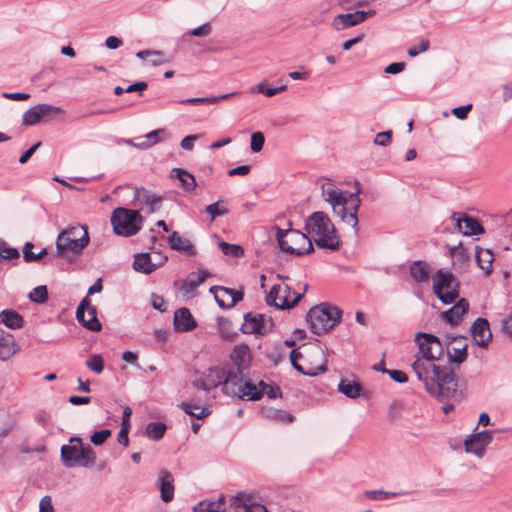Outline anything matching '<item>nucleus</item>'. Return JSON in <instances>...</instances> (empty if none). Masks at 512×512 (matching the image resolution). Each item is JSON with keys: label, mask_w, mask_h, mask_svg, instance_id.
Here are the masks:
<instances>
[{"label": "nucleus", "mask_w": 512, "mask_h": 512, "mask_svg": "<svg viewBox=\"0 0 512 512\" xmlns=\"http://www.w3.org/2000/svg\"><path fill=\"white\" fill-rule=\"evenodd\" d=\"M414 342L418 352L414 355L411 367L426 392L437 401H462L465 391L459 388L457 374L452 368L435 363L432 345L441 346L442 339L432 333L417 332Z\"/></svg>", "instance_id": "obj_1"}, {"label": "nucleus", "mask_w": 512, "mask_h": 512, "mask_svg": "<svg viewBox=\"0 0 512 512\" xmlns=\"http://www.w3.org/2000/svg\"><path fill=\"white\" fill-rule=\"evenodd\" d=\"M305 233L314 232L318 238L315 244L320 249L338 251L341 246V240L337 230L330 220L329 216L323 211H315L304 222Z\"/></svg>", "instance_id": "obj_2"}, {"label": "nucleus", "mask_w": 512, "mask_h": 512, "mask_svg": "<svg viewBox=\"0 0 512 512\" xmlns=\"http://www.w3.org/2000/svg\"><path fill=\"white\" fill-rule=\"evenodd\" d=\"M90 237L86 225H72L63 229L56 238L55 256L66 258L77 257L89 244Z\"/></svg>", "instance_id": "obj_3"}, {"label": "nucleus", "mask_w": 512, "mask_h": 512, "mask_svg": "<svg viewBox=\"0 0 512 512\" xmlns=\"http://www.w3.org/2000/svg\"><path fill=\"white\" fill-rule=\"evenodd\" d=\"M287 224L288 228L286 229H282L278 226L272 227V229L275 230V238L280 250L297 257L313 253L315 248L308 234L292 228V222L290 220Z\"/></svg>", "instance_id": "obj_4"}, {"label": "nucleus", "mask_w": 512, "mask_h": 512, "mask_svg": "<svg viewBox=\"0 0 512 512\" xmlns=\"http://www.w3.org/2000/svg\"><path fill=\"white\" fill-rule=\"evenodd\" d=\"M343 311L328 302L310 308L306 314V322L310 331L321 336L342 321Z\"/></svg>", "instance_id": "obj_5"}, {"label": "nucleus", "mask_w": 512, "mask_h": 512, "mask_svg": "<svg viewBox=\"0 0 512 512\" xmlns=\"http://www.w3.org/2000/svg\"><path fill=\"white\" fill-rule=\"evenodd\" d=\"M60 456L67 468H92L97 459L94 449L89 444H83L79 436L71 437L68 444L62 445Z\"/></svg>", "instance_id": "obj_6"}, {"label": "nucleus", "mask_w": 512, "mask_h": 512, "mask_svg": "<svg viewBox=\"0 0 512 512\" xmlns=\"http://www.w3.org/2000/svg\"><path fill=\"white\" fill-rule=\"evenodd\" d=\"M433 293L444 305L454 303L460 296V282L448 268H440L433 275Z\"/></svg>", "instance_id": "obj_7"}, {"label": "nucleus", "mask_w": 512, "mask_h": 512, "mask_svg": "<svg viewBox=\"0 0 512 512\" xmlns=\"http://www.w3.org/2000/svg\"><path fill=\"white\" fill-rule=\"evenodd\" d=\"M203 376L208 381L210 390L220 386L221 392L227 396L230 395L229 386L232 385L233 379H237V373L229 362L208 368L203 372Z\"/></svg>", "instance_id": "obj_8"}, {"label": "nucleus", "mask_w": 512, "mask_h": 512, "mask_svg": "<svg viewBox=\"0 0 512 512\" xmlns=\"http://www.w3.org/2000/svg\"><path fill=\"white\" fill-rule=\"evenodd\" d=\"M355 192L349 193L348 202H342L339 206L332 208L335 215L339 216L340 219L350 225L355 234L359 233V220L358 211L361 205V199L359 197L361 193V184L359 181H355Z\"/></svg>", "instance_id": "obj_9"}, {"label": "nucleus", "mask_w": 512, "mask_h": 512, "mask_svg": "<svg viewBox=\"0 0 512 512\" xmlns=\"http://www.w3.org/2000/svg\"><path fill=\"white\" fill-rule=\"evenodd\" d=\"M139 213L127 208H116L111 216V224L117 235L129 237L135 235L141 228L138 221Z\"/></svg>", "instance_id": "obj_10"}, {"label": "nucleus", "mask_w": 512, "mask_h": 512, "mask_svg": "<svg viewBox=\"0 0 512 512\" xmlns=\"http://www.w3.org/2000/svg\"><path fill=\"white\" fill-rule=\"evenodd\" d=\"M229 387L231 388L229 396L252 402L261 400V391H258L257 385L246 373L237 375V379H233V383Z\"/></svg>", "instance_id": "obj_11"}, {"label": "nucleus", "mask_w": 512, "mask_h": 512, "mask_svg": "<svg viewBox=\"0 0 512 512\" xmlns=\"http://www.w3.org/2000/svg\"><path fill=\"white\" fill-rule=\"evenodd\" d=\"M76 319L86 329L99 332L102 325L97 318V309L91 304L88 296H85L76 309Z\"/></svg>", "instance_id": "obj_12"}, {"label": "nucleus", "mask_w": 512, "mask_h": 512, "mask_svg": "<svg viewBox=\"0 0 512 512\" xmlns=\"http://www.w3.org/2000/svg\"><path fill=\"white\" fill-rule=\"evenodd\" d=\"M209 292L213 294L217 305L223 310L234 307L244 298V291L242 288L237 290L234 288L214 285L210 287Z\"/></svg>", "instance_id": "obj_13"}, {"label": "nucleus", "mask_w": 512, "mask_h": 512, "mask_svg": "<svg viewBox=\"0 0 512 512\" xmlns=\"http://www.w3.org/2000/svg\"><path fill=\"white\" fill-rule=\"evenodd\" d=\"M457 232L463 236H476L485 233L482 223L475 217L464 212H453L451 216Z\"/></svg>", "instance_id": "obj_14"}, {"label": "nucleus", "mask_w": 512, "mask_h": 512, "mask_svg": "<svg viewBox=\"0 0 512 512\" xmlns=\"http://www.w3.org/2000/svg\"><path fill=\"white\" fill-rule=\"evenodd\" d=\"M493 441L492 431L483 430L477 433H472L467 436L464 441L465 451L473 453L477 457H483L486 452V447Z\"/></svg>", "instance_id": "obj_15"}, {"label": "nucleus", "mask_w": 512, "mask_h": 512, "mask_svg": "<svg viewBox=\"0 0 512 512\" xmlns=\"http://www.w3.org/2000/svg\"><path fill=\"white\" fill-rule=\"evenodd\" d=\"M470 334L473 342L480 348H487L492 342L493 335L489 321L484 317H477L470 326Z\"/></svg>", "instance_id": "obj_16"}, {"label": "nucleus", "mask_w": 512, "mask_h": 512, "mask_svg": "<svg viewBox=\"0 0 512 512\" xmlns=\"http://www.w3.org/2000/svg\"><path fill=\"white\" fill-rule=\"evenodd\" d=\"M452 306L447 310L440 313V319L450 325L451 327L457 326L463 319V317L469 311V302L466 298H458Z\"/></svg>", "instance_id": "obj_17"}, {"label": "nucleus", "mask_w": 512, "mask_h": 512, "mask_svg": "<svg viewBox=\"0 0 512 512\" xmlns=\"http://www.w3.org/2000/svg\"><path fill=\"white\" fill-rule=\"evenodd\" d=\"M229 358L234 362V366H232L237 375L245 374V372L250 368L252 362V355L250 351V347L248 344L242 342L240 344H236Z\"/></svg>", "instance_id": "obj_18"}, {"label": "nucleus", "mask_w": 512, "mask_h": 512, "mask_svg": "<svg viewBox=\"0 0 512 512\" xmlns=\"http://www.w3.org/2000/svg\"><path fill=\"white\" fill-rule=\"evenodd\" d=\"M243 319L244 322L240 327L241 333L255 334L261 336L267 334V331L265 330L264 327L266 321V316L264 314H253L252 312H247L244 314Z\"/></svg>", "instance_id": "obj_19"}, {"label": "nucleus", "mask_w": 512, "mask_h": 512, "mask_svg": "<svg viewBox=\"0 0 512 512\" xmlns=\"http://www.w3.org/2000/svg\"><path fill=\"white\" fill-rule=\"evenodd\" d=\"M198 323L187 307H181L174 311L173 328L175 332L184 333L194 330Z\"/></svg>", "instance_id": "obj_20"}, {"label": "nucleus", "mask_w": 512, "mask_h": 512, "mask_svg": "<svg viewBox=\"0 0 512 512\" xmlns=\"http://www.w3.org/2000/svg\"><path fill=\"white\" fill-rule=\"evenodd\" d=\"M170 178L178 180V186L187 193H193L196 190L197 182L195 176L184 168H173L170 171Z\"/></svg>", "instance_id": "obj_21"}, {"label": "nucleus", "mask_w": 512, "mask_h": 512, "mask_svg": "<svg viewBox=\"0 0 512 512\" xmlns=\"http://www.w3.org/2000/svg\"><path fill=\"white\" fill-rule=\"evenodd\" d=\"M363 16L364 14H361L360 10H356L354 12L345 14H338L333 18L332 27L337 31L354 27L358 24L363 23Z\"/></svg>", "instance_id": "obj_22"}, {"label": "nucleus", "mask_w": 512, "mask_h": 512, "mask_svg": "<svg viewBox=\"0 0 512 512\" xmlns=\"http://www.w3.org/2000/svg\"><path fill=\"white\" fill-rule=\"evenodd\" d=\"M167 243L172 250L183 252L188 256H195L197 250L190 240L181 237L177 231H173L167 237Z\"/></svg>", "instance_id": "obj_23"}, {"label": "nucleus", "mask_w": 512, "mask_h": 512, "mask_svg": "<svg viewBox=\"0 0 512 512\" xmlns=\"http://www.w3.org/2000/svg\"><path fill=\"white\" fill-rule=\"evenodd\" d=\"M18 350L19 346L14 336L0 329V360H9L17 353Z\"/></svg>", "instance_id": "obj_24"}, {"label": "nucleus", "mask_w": 512, "mask_h": 512, "mask_svg": "<svg viewBox=\"0 0 512 512\" xmlns=\"http://www.w3.org/2000/svg\"><path fill=\"white\" fill-rule=\"evenodd\" d=\"M338 392L343 394L349 399H357L361 396H366L363 386L356 380H349L347 378H341L338 383Z\"/></svg>", "instance_id": "obj_25"}, {"label": "nucleus", "mask_w": 512, "mask_h": 512, "mask_svg": "<svg viewBox=\"0 0 512 512\" xmlns=\"http://www.w3.org/2000/svg\"><path fill=\"white\" fill-rule=\"evenodd\" d=\"M495 256L490 248L475 246V262L477 266L484 271L485 276L492 274V264Z\"/></svg>", "instance_id": "obj_26"}, {"label": "nucleus", "mask_w": 512, "mask_h": 512, "mask_svg": "<svg viewBox=\"0 0 512 512\" xmlns=\"http://www.w3.org/2000/svg\"><path fill=\"white\" fill-rule=\"evenodd\" d=\"M251 498L244 493H239L231 500V505L238 512H266V508L260 504L251 503Z\"/></svg>", "instance_id": "obj_27"}, {"label": "nucleus", "mask_w": 512, "mask_h": 512, "mask_svg": "<svg viewBox=\"0 0 512 512\" xmlns=\"http://www.w3.org/2000/svg\"><path fill=\"white\" fill-rule=\"evenodd\" d=\"M314 341L317 343V345L314 347V349H315L314 352L316 354L321 355L322 363L319 366L314 367V368H309V369L304 368V373H301V374L305 375V376H309V377H316L319 374L325 373L328 370V367H327L328 356H329L328 348L326 346L325 347L320 346V343H321L320 339L316 338V339H314Z\"/></svg>", "instance_id": "obj_28"}, {"label": "nucleus", "mask_w": 512, "mask_h": 512, "mask_svg": "<svg viewBox=\"0 0 512 512\" xmlns=\"http://www.w3.org/2000/svg\"><path fill=\"white\" fill-rule=\"evenodd\" d=\"M409 274L411 278L417 283L428 281L430 275V267L425 260H415L409 265Z\"/></svg>", "instance_id": "obj_29"}, {"label": "nucleus", "mask_w": 512, "mask_h": 512, "mask_svg": "<svg viewBox=\"0 0 512 512\" xmlns=\"http://www.w3.org/2000/svg\"><path fill=\"white\" fill-rule=\"evenodd\" d=\"M224 495L217 500L204 499L193 507V512H227Z\"/></svg>", "instance_id": "obj_30"}, {"label": "nucleus", "mask_w": 512, "mask_h": 512, "mask_svg": "<svg viewBox=\"0 0 512 512\" xmlns=\"http://www.w3.org/2000/svg\"><path fill=\"white\" fill-rule=\"evenodd\" d=\"M447 355V363L452 366L459 367L462 363H464L468 358V344H464L460 348H450L446 349Z\"/></svg>", "instance_id": "obj_31"}, {"label": "nucleus", "mask_w": 512, "mask_h": 512, "mask_svg": "<svg viewBox=\"0 0 512 512\" xmlns=\"http://www.w3.org/2000/svg\"><path fill=\"white\" fill-rule=\"evenodd\" d=\"M178 406L195 420H201L210 414L207 407H201L198 403L192 401L181 402Z\"/></svg>", "instance_id": "obj_32"}, {"label": "nucleus", "mask_w": 512, "mask_h": 512, "mask_svg": "<svg viewBox=\"0 0 512 512\" xmlns=\"http://www.w3.org/2000/svg\"><path fill=\"white\" fill-rule=\"evenodd\" d=\"M133 268L137 272L150 274L151 272L155 271L157 265L151 262L149 253H139L134 258Z\"/></svg>", "instance_id": "obj_33"}, {"label": "nucleus", "mask_w": 512, "mask_h": 512, "mask_svg": "<svg viewBox=\"0 0 512 512\" xmlns=\"http://www.w3.org/2000/svg\"><path fill=\"white\" fill-rule=\"evenodd\" d=\"M1 322L10 329L21 328L24 324L23 317L12 309L3 310L0 313Z\"/></svg>", "instance_id": "obj_34"}, {"label": "nucleus", "mask_w": 512, "mask_h": 512, "mask_svg": "<svg viewBox=\"0 0 512 512\" xmlns=\"http://www.w3.org/2000/svg\"><path fill=\"white\" fill-rule=\"evenodd\" d=\"M411 492H413V490H406V489H400V488L394 489V490H389V491L370 490V491L366 492V496L371 500H387V499H390V498L396 497V496L408 495Z\"/></svg>", "instance_id": "obj_35"}, {"label": "nucleus", "mask_w": 512, "mask_h": 512, "mask_svg": "<svg viewBox=\"0 0 512 512\" xmlns=\"http://www.w3.org/2000/svg\"><path fill=\"white\" fill-rule=\"evenodd\" d=\"M235 95V92H230L226 94H221L217 96H207V97H194L188 98L185 100H181L180 103L184 105H203V104H216L220 100L227 99Z\"/></svg>", "instance_id": "obj_36"}, {"label": "nucleus", "mask_w": 512, "mask_h": 512, "mask_svg": "<svg viewBox=\"0 0 512 512\" xmlns=\"http://www.w3.org/2000/svg\"><path fill=\"white\" fill-rule=\"evenodd\" d=\"M218 333L220 338L226 341H234L238 336V333L232 331V322L230 319L219 316L217 319Z\"/></svg>", "instance_id": "obj_37"}, {"label": "nucleus", "mask_w": 512, "mask_h": 512, "mask_svg": "<svg viewBox=\"0 0 512 512\" xmlns=\"http://www.w3.org/2000/svg\"><path fill=\"white\" fill-rule=\"evenodd\" d=\"M160 141V129H155L146 135L136 137L135 147L147 149Z\"/></svg>", "instance_id": "obj_38"}, {"label": "nucleus", "mask_w": 512, "mask_h": 512, "mask_svg": "<svg viewBox=\"0 0 512 512\" xmlns=\"http://www.w3.org/2000/svg\"><path fill=\"white\" fill-rule=\"evenodd\" d=\"M304 297V292L299 293L293 291V295H283L281 298V302L277 304V310H290L298 305L301 299Z\"/></svg>", "instance_id": "obj_39"}, {"label": "nucleus", "mask_w": 512, "mask_h": 512, "mask_svg": "<svg viewBox=\"0 0 512 512\" xmlns=\"http://www.w3.org/2000/svg\"><path fill=\"white\" fill-rule=\"evenodd\" d=\"M286 89L287 85L285 84L273 87L267 82H261L252 88V92L263 94L266 97H273L276 94L286 91Z\"/></svg>", "instance_id": "obj_40"}, {"label": "nucleus", "mask_w": 512, "mask_h": 512, "mask_svg": "<svg viewBox=\"0 0 512 512\" xmlns=\"http://www.w3.org/2000/svg\"><path fill=\"white\" fill-rule=\"evenodd\" d=\"M36 106L43 122L50 121L63 112L60 107L50 104H38Z\"/></svg>", "instance_id": "obj_41"}, {"label": "nucleus", "mask_w": 512, "mask_h": 512, "mask_svg": "<svg viewBox=\"0 0 512 512\" xmlns=\"http://www.w3.org/2000/svg\"><path fill=\"white\" fill-rule=\"evenodd\" d=\"M219 248L221 252L226 256L239 258L244 255V248L239 244L221 241L219 243Z\"/></svg>", "instance_id": "obj_42"}, {"label": "nucleus", "mask_w": 512, "mask_h": 512, "mask_svg": "<svg viewBox=\"0 0 512 512\" xmlns=\"http://www.w3.org/2000/svg\"><path fill=\"white\" fill-rule=\"evenodd\" d=\"M33 247H34V244L32 242H26L22 249L23 259L26 263L39 261L40 259H42L44 256H46L48 254V248H42L41 251L37 254H35L33 252H28V249L33 248Z\"/></svg>", "instance_id": "obj_43"}, {"label": "nucleus", "mask_w": 512, "mask_h": 512, "mask_svg": "<svg viewBox=\"0 0 512 512\" xmlns=\"http://www.w3.org/2000/svg\"><path fill=\"white\" fill-rule=\"evenodd\" d=\"M30 301L37 303V304H43L48 300V290L45 285H40L35 288H33L29 295H28Z\"/></svg>", "instance_id": "obj_44"}, {"label": "nucleus", "mask_w": 512, "mask_h": 512, "mask_svg": "<svg viewBox=\"0 0 512 512\" xmlns=\"http://www.w3.org/2000/svg\"><path fill=\"white\" fill-rule=\"evenodd\" d=\"M328 198L326 199L332 208L339 206L342 202H348L349 195L345 196L343 192L338 188H332L327 190Z\"/></svg>", "instance_id": "obj_45"}, {"label": "nucleus", "mask_w": 512, "mask_h": 512, "mask_svg": "<svg viewBox=\"0 0 512 512\" xmlns=\"http://www.w3.org/2000/svg\"><path fill=\"white\" fill-rule=\"evenodd\" d=\"M42 122L37 106H33L24 112L22 116V124L25 126H32Z\"/></svg>", "instance_id": "obj_46"}, {"label": "nucleus", "mask_w": 512, "mask_h": 512, "mask_svg": "<svg viewBox=\"0 0 512 512\" xmlns=\"http://www.w3.org/2000/svg\"><path fill=\"white\" fill-rule=\"evenodd\" d=\"M220 202H223V200L219 199L218 201L205 207V212L210 216L211 221H214L217 217L224 216L229 213L227 208L219 207Z\"/></svg>", "instance_id": "obj_47"}, {"label": "nucleus", "mask_w": 512, "mask_h": 512, "mask_svg": "<svg viewBox=\"0 0 512 512\" xmlns=\"http://www.w3.org/2000/svg\"><path fill=\"white\" fill-rule=\"evenodd\" d=\"M136 56L144 61H147L151 66L160 65V51L157 50H142Z\"/></svg>", "instance_id": "obj_48"}, {"label": "nucleus", "mask_w": 512, "mask_h": 512, "mask_svg": "<svg viewBox=\"0 0 512 512\" xmlns=\"http://www.w3.org/2000/svg\"><path fill=\"white\" fill-rule=\"evenodd\" d=\"M0 257L5 260L19 259V250L9 247L6 241L0 238Z\"/></svg>", "instance_id": "obj_49"}, {"label": "nucleus", "mask_w": 512, "mask_h": 512, "mask_svg": "<svg viewBox=\"0 0 512 512\" xmlns=\"http://www.w3.org/2000/svg\"><path fill=\"white\" fill-rule=\"evenodd\" d=\"M86 366L88 369L96 374H101L104 370V360L101 355L93 354L86 360Z\"/></svg>", "instance_id": "obj_50"}, {"label": "nucleus", "mask_w": 512, "mask_h": 512, "mask_svg": "<svg viewBox=\"0 0 512 512\" xmlns=\"http://www.w3.org/2000/svg\"><path fill=\"white\" fill-rule=\"evenodd\" d=\"M265 136L261 131H256L250 137V150L252 153H258L263 149Z\"/></svg>", "instance_id": "obj_51"}, {"label": "nucleus", "mask_w": 512, "mask_h": 512, "mask_svg": "<svg viewBox=\"0 0 512 512\" xmlns=\"http://www.w3.org/2000/svg\"><path fill=\"white\" fill-rule=\"evenodd\" d=\"M195 275L194 272L190 273L188 277L183 281L181 290L185 294H192L195 292L196 288L202 284V282H199V279L196 277L195 279L192 278Z\"/></svg>", "instance_id": "obj_52"}, {"label": "nucleus", "mask_w": 512, "mask_h": 512, "mask_svg": "<svg viewBox=\"0 0 512 512\" xmlns=\"http://www.w3.org/2000/svg\"><path fill=\"white\" fill-rule=\"evenodd\" d=\"M281 290V286L279 284H274L265 297L266 304L270 307H274L278 304L277 299L279 298V293Z\"/></svg>", "instance_id": "obj_53"}, {"label": "nucleus", "mask_w": 512, "mask_h": 512, "mask_svg": "<svg viewBox=\"0 0 512 512\" xmlns=\"http://www.w3.org/2000/svg\"><path fill=\"white\" fill-rule=\"evenodd\" d=\"M284 356V350L282 343H277L271 351L266 352V357L273 361L274 365H277Z\"/></svg>", "instance_id": "obj_54"}, {"label": "nucleus", "mask_w": 512, "mask_h": 512, "mask_svg": "<svg viewBox=\"0 0 512 512\" xmlns=\"http://www.w3.org/2000/svg\"><path fill=\"white\" fill-rule=\"evenodd\" d=\"M112 434V431L110 429H102L99 431H95L91 437V442L96 445H102Z\"/></svg>", "instance_id": "obj_55"}, {"label": "nucleus", "mask_w": 512, "mask_h": 512, "mask_svg": "<svg viewBox=\"0 0 512 512\" xmlns=\"http://www.w3.org/2000/svg\"><path fill=\"white\" fill-rule=\"evenodd\" d=\"M393 133L391 130L382 131L377 133L373 143L378 146L387 147L392 142Z\"/></svg>", "instance_id": "obj_56"}, {"label": "nucleus", "mask_w": 512, "mask_h": 512, "mask_svg": "<svg viewBox=\"0 0 512 512\" xmlns=\"http://www.w3.org/2000/svg\"><path fill=\"white\" fill-rule=\"evenodd\" d=\"M429 47L430 41L428 39H422L418 45L409 47L407 53L410 57H416L420 53L427 51Z\"/></svg>", "instance_id": "obj_57"}, {"label": "nucleus", "mask_w": 512, "mask_h": 512, "mask_svg": "<svg viewBox=\"0 0 512 512\" xmlns=\"http://www.w3.org/2000/svg\"><path fill=\"white\" fill-rule=\"evenodd\" d=\"M264 395H266L270 400H274L277 398H282L283 393L281 391L280 386L276 382L271 381L269 383Z\"/></svg>", "instance_id": "obj_58"}, {"label": "nucleus", "mask_w": 512, "mask_h": 512, "mask_svg": "<svg viewBox=\"0 0 512 512\" xmlns=\"http://www.w3.org/2000/svg\"><path fill=\"white\" fill-rule=\"evenodd\" d=\"M473 105L471 103L460 105L452 109V114L459 120H464L468 117V114L472 110Z\"/></svg>", "instance_id": "obj_59"}, {"label": "nucleus", "mask_w": 512, "mask_h": 512, "mask_svg": "<svg viewBox=\"0 0 512 512\" xmlns=\"http://www.w3.org/2000/svg\"><path fill=\"white\" fill-rule=\"evenodd\" d=\"M387 375L396 383L405 384L408 382V375L402 370L390 369Z\"/></svg>", "instance_id": "obj_60"}, {"label": "nucleus", "mask_w": 512, "mask_h": 512, "mask_svg": "<svg viewBox=\"0 0 512 512\" xmlns=\"http://www.w3.org/2000/svg\"><path fill=\"white\" fill-rule=\"evenodd\" d=\"M190 35L195 37H205L211 33V25L209 22H205L198 27L190 30Z\"/></svg>", "instance_id": "obj_61"}, {"label": "nucleus", "mask_w": 512, "mask_h": 512, "mask_svg": "<svg viewBox=\"0 0 512 512\" xmlns=\"http://www.w3.org/2000/svg\"><path fill=\"white\" fill-rule=\"evenodd\" d=\"M453 264L454 265H463L467 263L470 260V254L468 253L467 249L463 246V243L460 241V250L454 257Z\"/></svg>", "instance_id": "obj_62"}, {"label": "nucleus", "mask_w": 512, "mask_h": 512, "mask_svg": "<svg viewBox=\"0 0 512 512\" xmlns=\"http://www.w3.org/2000/svg\"><path fill=\"white\" fill-rule=\"evenodd\" d=\"M250 171H251V165L243 164V165H239V166L229 169L227 171V174L230 177L245 176V175L249 174Z\"/></svg>", "instance_id": "obj_63"}, {"label": "nucleus", "mask_w": 512, "mask_h": 512, "mask_svg": "<svg viewBox=\"0 0 512 512\" xmlns=\"http://www.w3.org/2000/svg\"><path fill=\"white\" fill-rule=\"evenodd\" d=\"M501 330L512 340V313L502 319Z\"/></svg>", "instance_id": "obj_64"}]
</instances>
